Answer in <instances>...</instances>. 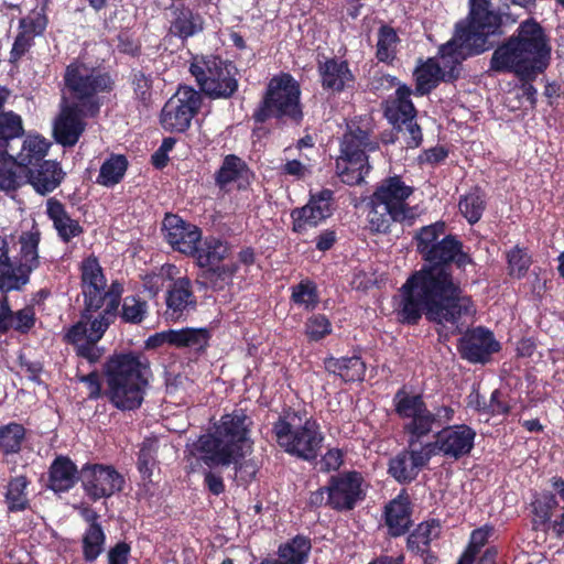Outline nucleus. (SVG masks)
Segmentation results:
<instances>
[{"label": "nucleus", "instance_id": "nucleus-1", "mask_svg": "<svg viewBox=\"0 0 564 564\" xmlns=\"http://www.w3.org/2000/svg\"><path fill=\"white\" fill-rule=\"evenodd\" d=\"M458 241L444 236L423 258L431 264L414 273L401 288L394 299L395 311L403 323H416L422 313L429 321L438 325L437 332L448 336L460 330L462 315L470 313V300L460 296L446 263L458 253Z\"/></svg>", "mask_w": 564, "mask_h": 564}, {"label": "nucleus", "instance_id": "nucleus-2", "mask_svg": "<svg viewBox=\"0 0 564 564\" xmlns=\"http://www.w3.org/2000/svg\"><path fill=\"white\" fill-rule=\"evenodd\" d=\"M82 288L85 297V312L80 319L66 333L65 338L76 347V351L89 362H96L102 355L97 347L111 323L122 294V285L113 282L106 291V279L95 258L82 263Z\"/></svg>", "mask_w": 564, "mask_h": 564}, {"label": "nucleus", "instance_id": "nucleus-3", "mask_svg": "<svg viewBox=\"0 0 564 564\" xmlns=\"http://www.w3.org/2000/svg\"><path fill=\"white\" fill-rule=\"evenodd\" d=\"M251 419L242 410L221 416L210 433L200 435L188 443L186 457L194 469L203 463L209 468L234 465L236 475L242 481L251 480L257 473V464L246 459L252 453L250 437Z\"/></svg>", "mask_w": 564, "mask_h": 564}, {"label": "nucleus", "instance_id": "nucleus-4", "mask_svg": "<svg viewBox=\"0 0 564 564\" xmlns=\"http://www.w3.org/2000/svg\"><path fill=\"white\" fill-rule=\"evenodd\" d=\"M551 50L542 26L536 21L528 19L519 24L506 43L495 50L490 66L496 72L514 73L523 80L522 96L533 106L536 89L530 80L549 66Z\"/></svg>", "mask_w": 564, "mask_h": 564}, {"label": "nucleus", "instance_id": "nucleus-5", "mask_svg": "<svg viewBox=\"0 0 564 564\" xmlns=\"http://www.w3.org/2000/svg\"><path fill=\"white\" fill-rule=\"evenodd\" d=\"M469 1L468 22L458 23L454 37L440 48V58L445 66L488 50V37L499 29L500 18L491 10L489 0Z\"/></svg>", "mask_w": 564, "mask_h": 564}, {"label": "nucleus", "instance_id": "nucleus-6", "mask_svg": "<svg viewBox=\"0 0 564 564\" xmlns=\"http://www.w3.org/2000/svg\"><path fill=\"white\" fill-rule=\"evenodd\" d=\"M108 395L120 410H133L141 405L150 369L144 358L132 354L111 357L105 366Z\"/></svg>", "mask_w": 564, "mask_h": 564}, {"label": "nucleus", "instance_id": "nucleus-7", "mask_svg": "<svg viewBox=\"0 0 564 564\" xmlns=\"http://www.w3.org/2000/svg\"><path fill=\"white\" fill-rule=\"evenodd\" d=\"M413 193L399 176L384 180L370 198L368 223L372 231L386 232L394 221H411L415 213L406 204Z\"/></svg>", "mask_w": 564, "mask_h": 564}, {"label": "nucleus", "instance_id": "nucleus-8", "mask_svg": "<svg viewBox=\"0 0 564 564\" xmlns=\"http://www.w3.org/2000/svg\"><path fill=\"white\" fill-rule=\"evenodd\" d=\"M40 232H23L19 238V262L13 264L9 257L7 241L0 237V290H20L29 282L30 273L40 264Z\"/></svg>", "mask_w": 564, "mask_h": 564}, {"label": "nucleus", "instance_id": "nucleus-9", "mask_svg": "<svg viewBox=\"0 0 564 564\" xmlns=\"http://www.w3.org/2000/svg\"><path fill=\"white\" fill-rule=\"evenodd\" d=\"M65 87L86 115H96L99 101L96 95L110 88L109 76L82 61L70 63L64 75Z\"/></svg>", "mask_w": 564, "mask_h": 564}, {"label": "nucleus", "instance_id": "nucleus-10", "mask_svg": "<svg viewBox=\"0 0 564 564\" xmlns=\"http://www.w3.org/2000/svg\"><path fill=\"white\" fill-rule=\"evenodd\" d=\"M300 95V86L291 75L273 77L268 85L262 106L253 115L254 119L263 122L270 117H286L299 121L302 118Z\"/></svg>", "mask_w": 564, "mask_h": 564}, {"label": "nucleus", "instance_id": "nucleus-11", "mask_svg": "<svg viewBox=\"0 0 564 564\" xmlns=\"http://www.w3.org/2000/svg\"><path fill=\"white\" fill-rule=\"evenodd\" d=\"M295 415L279 420L273 427L278 444L289 454L310 460L316 457L323 436L315 421L295 423Z\"/></svg>", "mask_w": 564, "mask_h": 564}, {"label": "nucleus", "instance_id": "nucleus-12", "mask_svg": "<svg viewBox=\"0 0 564 564\" xmlns=\"http://www.w3.org/2000/svg\"><path fill=\"white\" fill-rule=\"evenodd\" d=\"M189 70L200 89L215 98L230 97L238 87L236 67L216 56H195Z\"/></svg>", "mask_w": 564, "mask_h": 564}, {"label": "nucleus", "instance_id": "nucleus-13", "mask_svg": "<svg viewBox=\"0 0 564 564\" xmlns=\"http://www.w3.org/2000/svg\"><path fill=\"white\" fill-rule=\"evenodd\" d=\"M377 144L368 140L367 132L350 129L343 139L340 155L336 160V172L341 182L348 185L360 184L369 172L366 153L373 151Z\"/></svg>", "mask_w": 564, "mask_h": 564}, {"label": "nucleus", "instance_id": "nucleus-14", "mask_svg": "<svg viewBox=\"0 0 564 564\" xmlns=\"http://www.w3.org/2000/svg\"><path fill=\"white\" fill-rule=\"evenodd\" d=\"M200 102L199 93L191 87H180L161 111V126L170 132L185 131L199 109Z\"/></svg>", "mask_w": 564, "mask_h": 564}, {"label": "nucleus", "instance_id": "nucleus-15", "mask_svg": "<svg viewBox=\"0 0 564 564\" xmlns=\"http://www.w3.org/2000/svg\"><path fill=\"white\" fill-rule=\"evenodd\" d=\"M80 477L86 495L95 501L111 497L124 485V477L110 465H85Z\"/></svg>", "mask_w": 564, "mask_h": 564}, {"label": "nucleus", "instance_id": "nucleus-16", "mask_svg": "<svg viewBox=\"0 0 564 564\" xmlns=\"http://www.w3.org/2000/svg\"><path fill=\"white\" fill-rule=\"evenodd\" d=\"M475 437L476 432L471 427L465 424L452 425L440 431L435 442L426 443L425 446L431 457L442 453L457 459L471 451Z\"/></svg>", "mask_w": 564, "mask_h": 564}, {"label": "nucleus", "instance_id": "nucleus-17", "mask_svg": "<svg viewBox=\"0 0 564 564\" xmlns=\"http://www.w3.org/2000/svg\"><path fill=\"white\" fill-rule=\"evenodd\" d=\"M333 192L329 189L312 194L307 204L292 212L293 229L304 232L322 224L332 215Z\"/></svg>", "mask_w": 564, "mask_h": 564}, {"label": "nucleus", "instance_id": "nucleus-18", "mask_svg": "<svg viewBox=\"0 0 564 564\" xmlns=\"http://www.w3.org/2000/svg\"><path fill=\"white\" fill-rule=\"evenodd\" d=\"M397 413L410 421L405 424V430L411 438H420L427 435L429 409L420 395L409 394L400 390L394 397Z\"/></svg>", "mask_w": 564, "mask_h": 564}, {"label": "nucleus", "instance_id": "nucleus-19", "mask_svg": "<svg viewBox=\"0 0 564 564\" xmlns=\"http://www.w3.org/2000/svg\"><path fill=\"white\" fill-rule=\"evenodd\" d=\"M84 107L75 101L69 102L66 98L61 113L54 123V135L58 143L63 145H74L83 131L85 130L84 117H93L82 111Z\"/></svg>", "mask_w": 564, "mask_h": 564}, {"label": "nucleus", "instance_id": "nucleus-20", "mask_svg": "<svg viewBox=\"0 0 564 564\" xmlns=\"http://www.w3.org/2000/svg\"><path fill=\"white\" fill-rule=\"evenodd\" d=\"M431 459L424 445H417L414 438L410 440V451L402 452L390 460L389 473L399 482L413 480L420 469Z\"/></svg>", "mask_w": 564, "mask_h": 564}, {"label": "nucleus", "instance_id": "nucleus-21", "mask_svg": "<svg viewBox=\"0 0 564 564\" xmlns=\"http://www.w3.org/2000/svg\"><path fill=\"white\" fill-rule=\"evenodd\" d=\"M166 241L177 251L192 256L200 242L202 232L193 224L186 223L177 215H166L163 220Z\"/></svg>", "mask_w": 564, "mask_h": 564}, {"label": "nucleus", "instance_id": "nucleus-22", "mask_svg": "<svg viewBox=\"0 0 564 564\" xmlns=\"http://www.w3.org/2000/svg\"><path fill=\"white\" fill-rule=\"evenodd\" d=\"M361 484L358 473L334 477L327 487V503L338 510L351 509L362 496Z\"/></svg>", "mask_w": 564, "mask_h": 564}, {"label": "nucleus", "instance_id": "nucleus-23", "mask_svg": "<svg viewBox=\"0 0 564 564\" xmlns=\"http://www.w3.org/2000/svg\"><path fill=\"white\" fill-rule=\"evenodd\" d=\"M458 349L464 359L470 362H485L492 352L499 350V343L491 332L477 327L460 338Z\"/></svg>", "mask_w": 564, "mask_h": 564}, {"label": "nucleus", "instance_id": "nucleus-24", "mask_svg": "<svg viewBox=\"0 0 564 564\" xmlns=\"http://www.w3.org/2000/svg\"><path fill=\"white\" fill-rule=\"evenodd\" d=\"M64 172L56 161L46 160L25 171V184L41 195L53 192L63 181Z\"/></svg>", "mask_w": 564, "mask_h": 564}, {"label": "nucleus", "instance_id": "nucleus-25", "mask_svg": "<svg viewBox=\"0 0 564 564\" xmlns=\"http://www.w3.org/2000/svg\"><path fill=\"white\" fill-rule=\"evenodd\" d=\"M196 300L192 291L189 279H177L166 295V317L171 321H178L186 312L194 308Z\"/></svg>", "mask_w": 564, "mask_h": 564}, {"label": "nucleus", "instance_id": "nucleus-26", "mask_svg": "<svg viewBox=\"0 0 564 564\" xmlns=\"http://www.w3.org/2000/svg\"><path fill=\"white\" fill-rule=\"evenodd\" d=\"M51 143L40 134H28L18 151L9 152V155L15 163L26 171L32 166H36L47 155Z\"/></svg>", "mask_w": 564, "mask_h": 564}, {"label": "nucleus", "instance_id": "nucleus-27", "mask_svg": "<svg viewBox=\"0 0 564 564\" xmlns=\"http://www.w3.org/2000/svg\"><path fill=\"white\" fill-rule=\"evenodd\" d=\"M229 253L230 248L227 242L216 237H207L197 243L196 251L192 256L200 268L208 269L226 260Z\"/></svg>", "mask_w": 564, "mask_h": 564}, {"label": "nucleus", "instance_id": "nucleus-28", "mask_svg": "<svg viewBox=\"0 0 564 564\" xmlns=\"http://www.w3.org/2000/svg\"><path fill=\"white\" fill-rule=\"evenodd\" d=\"M409 497L400 494L386 507V524L392 535L406 532L411 524Z\"/></svg>", "mask_w": 564, "mask_h": 564}, {"label": "nucleus", "instance_id": "nucleus-29", "mask_svg": "<svg viewBox=\"0 0 564 564\" xmlns=\"http://www.w3.org/2000/svg\"><path fill=\"white\" fill-rule=\"evenodd\" d=\"M323 87L340 91L354 82V76L344 61L328 59L319 66Z\"/></svg>", "mask_w": 564, "mask_h": 564}, {"label": "nucleus", "instance_id": "nucleus-30", "mask_svg": "<svg viewBox=\"0 0 564 564\" xmlns=\"http://www.w3.org/2000/svg\"><path fill=\"white\" fill-rule=\"evenodd\" d=\"M77 480V468L67 457H57L50 469V488L54 491H66Z\"/></svg>", "mask_w": 564, "mask_h": 564}, {"label": "nucleus", "instance_id": "nucleus-31", "mask_svg": "<svg viewBox=\"0 0 564 564\" xmlns=\"http://www.w3.org/2000/svg\"><path fill=\"white\" fill-rule=\"evenodd\" d=\"M411 91L406 86H399L395 98L389 102L386 116L393 124L411 121L415 117V108L410 100Z\"/></svg>", "mask_w": 564, "mask_h": 564}, {"label": "nucleus", "instance_id": "nucleus-32", "mask_svg": "<svg viewBox=\"0 0 564 564\" xmlns=\"http://www.w3.org/2000/svg\"><path fill=\"white\" fill-rule=\"evenodd\" d=\"M46 212L63 240L68 241L80 234L82 229L78 223L66 214L59 202L50 198L46 203Z\"/></svg>", "mask_w": 564, "mask_h": 564}, {"label": "nucleus", "instance_id": "nucleus-33", "mask_svg": "<svg viewBox=\"0 0 564 564\" xmlns=\"http://www.w3.org/2000/svg\"><path fill=\"white\" fill-rule=\"evenodd\" d=\"M249 177L250 172L246 163L235 155H228L217 173L216 181L221 187L230 183H237L238 187H241L249 182Z\"/></svg>", "mask_w": 564, "mask_h": 564}, {"label": "nucleus", "instance_id": "nucleus-34", "mask_svg": "<svg viewBox=\"0 0 564 564\" xmlns=\"http://www.w3.org/2000/svg\"><path fill=\"white\" fill-rule=\"evenodd\" d=\"M324 365L328 372L339 376L346 382L362 380L365 375V364L357 356L339 359L332 357Z\"/></svg>", "mask_w": 564, "mask_h": 564}, {"label": "nucleus", "instance_id": "nucleus-35", "mask_svg": "<svg viewBox=\"0 0 564 564\" xmlns=\"http://www.w3.org/2000/svg\"><path fill=\"white\" fill-rule=\"evenodd\" d=\"M25 171L9 153L0 152V191L10 193L25 185Z\"/></svg>", "mask_w": 564, "mask_h": 564}, {"label": "nucleus", "instance_id": "nucleus-36", "mask_svg": "<svg viewBox=\"0 0 564 564\" xmlns=\"http://www.w3.org/2000/svg\"><path fill=\"white\" fill-rule=\"evenodd\" d=\"M24 132L22 118L13 111L0 113V152L12 151V142Z\"/></svg>", "mask_w": 564, "mask_h": 564}, {"label": "nucleus", "instance_id": "nucleus-37", "mask_svg": "<svg viewBox=\"0 0 564 564\" xmlns=\"http://www.w3.org/2000/svg\"><path fill=\"white\" fill-rule=\"evenodd\" d=\"M311 547V541L307 538L297 535L280 546L279 557L283 564H304Z\"/></svg>", "mask_w": 564, "mask_h": 564}, {"label": "nucleus", "instance_id": "nucleus-38", "mask_svg": "<svg viewBox=\"0 0 564 564\" xmlns=\"http://www.w3.org/2000/svg\"><path fill=\"white\" fill-rule=\"evenodd\" d=\"M208 338L205 328L170 329V345L177 348L202 349L207 345Z\"/></svg>", "mask_w": 564, "mask_h": 564}, {"label": "nucleus", "instance_id": "nucleus-39", "mask_svg": "<svg viewBox=\"0 0 564 564\" xmlns=\"http://www.w3.org/2000/svg\"><path fill=\"white\" fill-rule=\"evenodd\" d=\"M127 167L128 161L123 155L110 156L100 167L98 184L106 187L115 186L123 178Z\"/></svg>", "mask_w": 564, "mask_h": 564}, {"label": "nucleus", "instance_id": "nucleus-40", "mask_svg": "<svg viewBox=\"0 0 564 564\" xmlns=\"http://www.w3.org/2000/svg\"><path fill=\"white\" fill-rule=\"evenodd\" d=\"M442 76L443 70L438 62L433 58L419 66L414 73L417 94L424 95L431 91Z\"/></svg>", "mask_w": 564, "mask_h": 564}, {"label": "nucleus", "instance_id": "nucleus-41", "mask_svg": "<svg viewBox=\"0 0 564 564\" xmlns=\"http://www.w3.org/2000/svg\"><path fill=\"white\" fill-rule=\"evenodd\" d=\"M440 534V523L435 520L421 523L408 539V545L416 552H424L431 541Z\"/></svg>", "mask_w": 564, "mask_h": 564}, {"label": "nucleus", "instance_id": "nucleus-42", "mask_svg": "<svg viewBox=\"0 0 564 564\" xmlns=\"http://www.w3.org/2000/svg\"><path fill=\"white\" fill-rule=\"evenodd\" d=\"M25 440V429L18 423L0 426V448L4 454H14L21 449Z\"/></svg>", "mask_w": 564, "mask_h": 564}, {"label": "nucleus", "instance_id": "nucleus-43", "mask_svg": "<svg viewBox=\"0 0 564 564\" xmlns=\"http://www.w3.org/2000/svg\"><path fill=\"white\" fill-rule=\"evenodd\" d=\"M203 30L202 19L192 11L181 10L172 23L171 32L182 39H187Z\"/></svg>", "mask_w": 564, "mask_h": 564}, {"label": "nucleus", "instance_id": "nucleus-44", "mask_svg": "<svg viewBox=\"0 0 564 564\" xmlns=\"http://www.w3.org/2000/svg\"><path fill=\"white\" fill-rule=\"evenodd\" d=\"M106 535L98 523L89 524L83 536V551L87 561L96 560L104 551Z\"/></svg>", "mask_w": 564, "mask_h": 564}, {"label": "nucleus", "instance_id": "nucleus-45", "mask_svg": "<svg viewBox=\"0 0 564 564\" xmlns=\"http://www.w3.org/2000/svg\"><path fill=\"white\" fill-rule=\"evenodd\" d=\"M399 46L397 32L390 26H382L378 32L377 58L380 62H390L395 57Z\"/></svg>", "mask_w": 564, "mask_h": 564}, {"label": "nucleus", "instance_id": "nucleus-46", "mask_svg": "<svg viewBox=\"0 0 564 564\" xmlns=\"http://www.w3.org/2000/svg\"><path fill=\"white\" fill-rule=\"evenodd\" d=\"M458 206L468 223L475 224L480 219L485 209L484 194L478 188H475L460 198Z\"/></svg>", "mask_w": 564, "mask_h": 564}, {"label": "nucleus", "instance_id": "nucleus-47", "mask_svg": "<svg viewBox=\"0 0 564 564\" xmlns=\"http://www.w3.org/2000/svg\"><path fill=\"white\" fill-rule=\"evenodd\" d=\"M444 223H435L423 227L416 236L417 250L424 257L431 253L437 241L444 237Z\"/></svg>", "mask_w": 564, "mask_h": 564}, {"label": "nucleus", "instance_id": "nucleus-48", "mask_svg": "<svg viewBox=\"0 0 564 564\" xmlns=\"http://www.w3.org/2000/svg\"><path fill=\"white\" fill-rule=\"evenodd\" d=\"M26 487L28 481L23 476H19L10 481L7 501L11 511H19L26 508L29 502Z\"/></svg>", "mask_w": 564, "mask_h": 564}, {"label": "nucleus", "instance_id": "nucleus-49", "mask_svg": "<svg viewBox=\"0 0 564 564\" xmlns=\"http://www.w3.org/2000/svg\"><path fill=\"white\" fill-rule=\"evenodd\" d=\"M237 270L235 262L219 263L206 269L205 276L215 289H224L232 281Z\"/></svg>", "mask_w": 564, "mask_h": 564}, {"label": "nucleus", "instance_id": "nucleus-50", "mask_svg": "<svg viewBox=\"0 0 564 564\" xmlns=\"http://www.w3.org/2000/svg\"><path fill=\"white\" fill-rule=\"evenodd\" d=\"M509 274L513 278H522L531 265V258L525 249L518 246L507 253Z\"/></svg>", "mask_w": 564, "mask_h": 564}, {"label": "nucleus", "instance_id": "nucleus-51", "mask_svg": "<svg viewBox=\"0 0 564 564\" xmlns=\"http://www.w3.org/2000/svg\"><path fill=\"white\" fill-rule=\"evenodd\" d=\"M292 300L307 310L314 308L318 303L315 284L311 281H302L293 288Z\"/></svg>", "mask_w": 564, "mask_h": 564}, {"label": "nucleus", "instance_id": "nucleus-52", "mask_svg": "<svg viewBox=\"0 0 564 564\" xmlns=\"http://www.w3.org/2000/svg\"><path fill=\"white\" fill-rule=\"evenodd\" d=\"M147 314V303L134 296H128L122 304L121 317L128 323H141Z\"/></svg>", "mask_w": 564, "mask_h": 564}, {"label": "nucleus", "instance_id": "nucleus-53", "mask_svg": "<svg viewBox=\"0 0 564 564\" xmlns=\"http://www.w3.org/2000/svg\"><path fill=\"white\" fill-rule=\"evenodd\" d=\"M332 324L324 315L311 316L305 324V334L311 340H319L330 334Z\"/></svg>", "mask_w": 564, "mask_h": 564}, {"label": "nucleus", "instance_id": "nucleus-54", "mask_svg": "<svg viewBox=\"0 0 564 564\" xmlns=\"http://www.w3.org/2000/svg\"><path fill=\"white\" fill-rule=\"evenodd\" d=\"M154 444L153 442H145L139 452L138 468L143 476L149 477L154 464Z\"/></svg>", "mask_w": 564, "mask_h": 564}, {"label": "nucleus", "instance_id": "nucleus-55", "mask_svg": "<svg viewBox=\"0 0 564 564\" xmlns=\"http://www.w3.org/2000/svg\"><path fill=\"white\" fill-rule=\"evenodd\" d=\"M455 410L449 405L437 406L433 412L429 410L427 434L432 431L433 425H443L454 419Z\"/></svg>", "mask_w": 564, "mask_h": 564}, {"label": "nucleus", "instance_id": "nucleus-56", "mask_svg": "<svg viewBox=\"0 0 564 564\" xmlns=\"http://www.w3.org/2000/svg\"><path fill=\"white\" fill-rule=\"evenodd\" d=\"M34 324V311L31 307H24L14 312L12 328L14 330L25 333Z\"/></svg>", "mask_w": 564, "mask_h": 564}, {"label": "nucleus", "instance_id": "nucleus-57", "mask_svg": "<svg viewBox=\"0 0 564 564\" xmlns=\"http://www.w3.org/2000/svg\"><path fill=\"white\" fill-rule=\"evenodd\" d=\"M403 132L405 142L410 148H417L422 141V131L420 126L413 120L398 124Z\"/></svg>", "mask_w": 564, "mask_h": 564}, {"label": "nucleus", "instance_id": "nucleus-58", "mask_svg": "<svg viewBox=\"0 0 564 564\" xmlns=\"http://www.w3.org/2000/svg\"><path fill=\"white\" fill-rule=\"evenodd\" d=\"M46 26V18L40 13H36L34 17H29L22 19L20 22V28L29 33L31 36L41 34Z\"/></svg>", "mask_w": 564, "mask_h": 564}, {"label": "nucleus", "instance_id": "nucleus-59", "mask_svg": "<svg viewBox=\"0 0 564 564\" xmlns=\"http://www.w3.org/2000/svg\"><path fill=\"white\" fill-rule=\"evenodd\" d=\"M130 545L124 542L117 543L108 552L109 564H128L130 555Z\"/></svg>", "mask_w": 564, "mask_h": 564}, {"label": "nucleus", "instance_id": "nucleus-60", "mask_svg": "<svg viewBox=\"0 0 564 564\" xmlns=\"http://www.w3.org/2000/svg\"><path fill=\"white\" fill-rule=\"evenodd\" d=\"M343 463L341 452L337 448L329 449L319 462V469L324 471L336 470Z\"/></svg>", "mask_w": 564, "mask_h": 564}, {"label": "nucleus", "instance_id": "nucleus-61", "mask_svg": "<svg viewBox=\"0 0 564 564\" xmlns=\"http://www.w3.org/2000/svg\"><path fill=\"white\" fill-rule=\"evenodd\" d=\"M492 528L490 527H484L474 530L470 536L468 550L478 553L480 547L484 546L485 543L488 541V538L490 536Z\"/></svg>", "mask_w": 564, "mask_h": 564}, {"label": "nucleus", "instance_id": "nucleus-62", "mask_svg": "<svg viewBox=\"0 0 564 564\" xmlns=\"http://www.w3.org/2000/svg\"><path fill=\"white\" fill-rule=\"evenodd\" d=\"M31 39L32 36L22 30V33L17 36L11 50V61L19 59L25 53L30 46Z\"/></svg>", "mask_w": 564, "mask_h": 564}, {"label": "nucleus", "instance_id": "nucleus-63", "mask_svg": "<svg viewBox=\"0 0 564 564\" xmlns=\"http://www.w3.org/2000/svg\"><path fill=\"white\" fill-rule=\"evenodd\" d=\"M14 312L10 308L7 297L0 301V332L4 333L12 328Z\"/></svg>", "mask_w": 564, "mask_h": 564}, {"label": "nucleus", "instance_id": "nucleus-64", "mask_svg": "<svg viewBox=\"0 0 564 564\" xmlns=\"http://www.w3.org/2000/svg\"><path fill=\"white\" fill-rule=\"evenodd\" d=\"M205 485L208 490L218 496L225 490V485L221 476L208 470L205 473Z\"/></svg>", "mask_w": 564, "mask_h": 564}]
</instances>
